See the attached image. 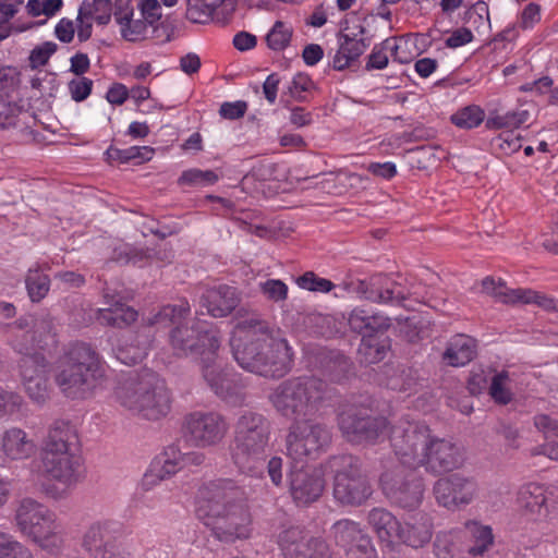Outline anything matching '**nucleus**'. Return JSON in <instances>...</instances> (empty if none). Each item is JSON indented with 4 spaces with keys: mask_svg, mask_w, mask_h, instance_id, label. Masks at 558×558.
<instances>
[{
    "mask_svg": "<svg viewBox=\"0 0 558 558\" xmlns=\"http://www.w3.org/2000/svg\"><path fill=\"white\" fill-rule=\"evenodd\" d=\"M284 558H330L327 543L308 534L283 555Z\"/></svg>",
    "mask_w": 558,
    "mask_h": 558,
    "instance_id": "32",
    "label": "nucleus"
},
{
    "mask_svg": "<svg viewBox=\"0 0 558 558\" xmlns=\"http://www.w3.org/2000/svg\"><path fill=\"white\" fill-rule=\"evenodd\" d=\"M214 11L215 9L203 0H189L186 17L193 23L205 24L211 19Z\"/></svg>",
    "mask_w": 558,
    "mask_h": 558,
    "instance_id": "52",
    "label": "nucleus"
},
{
    "mask_svg": "<svg viewBox=\"0 0 558 558\" xmlns=\"http://www.w3.org/2000/svg\"><path fill=\"white\" fill-rule=\"evenodd\" d=\"M331 531L337 545L344 548L349 558L374 557L372 541L359 523L348 519L339 520L332 525Z\"/></svg>",
    "mask_w": 558,
    "mask_h": 558,
    "instance_id": "19",
    "label": "nucleus"
},
{
    "mask_svg": "<svg viewBox=\"0 0 558 558\" xmlns=\"http://www.w3.org/2000/svg\"><path fill=\"white\" fill-rule=\"evenodd\" d=\"M21 101L17 95L0 93V128L2 130L16 125L15 119L23 110Z\"/></svg>",
    "mask_w": 558,
    "mask_h": 558,
    "instance_id": "40",
    "label": "nucleus"
},
{
    "mask_svg": "<svg viewBox=\"0 0 558 558\" xmlns=\"http://www.w3.org/2000/svg\"><path fill=\"white\" fill-rule=\"evenodd\" d=\"M190 313V304L162 306L154 316L153 324H177L169 333V343L177 356L202 355V375L211 390L222 400L241 405L245 395L242 386L229 377L215 362V354L220 347L219 332L208 328L206 323L197 322L191 326L181 324V319Z\"/></svg>",
    "mask_w": 558,
    "mask_h": 558,
    "instance_id": "1",
    "label": "nucleus"
},
{
    "mask_svg": "<svg viewBox=\"0 0 558 558\" xmlns=\"http://www.w3.org/2000/svg\"><path fill=\"white\" fill-rule=\"evenodd\" d=\"M328 466L333 474L332 495L338 504L360 507L371 498L373 487L357 457L333 456L329 459Z\"/></svg>",
    "mask_w": 558,
    "mask_h": 558,
    "instance_id": "9",
    "label": "nucleus"
},
{
    "mask_svg": "<svg viewBox=\"0 0 558 558\" xmlns=\"http://www.w3.org/2000/svg\"><path fill=\"white\" fill-rule=\"evenodd\" d=\"M529 119L526 110L509 111L502 116L489 117L486 120V128L489 130L517 129Z\"/></svg>",
    "mask_w": 558,
    "mask_h": 558,
    "instance_id": "44",
    "label": "nucleus"
},
{
    "mask_svg": "<svg viewBox=\"0 0 558 558\" xmlns=\"http://www.w3.org/2000/svg\"><path fill=\"white\" fill-rule=\"evenodd\" d=\"M93 84V81L85 76L71 80L68 83L71 98L76 102L84 101L92 94Z\"/></svg>",
    "mask_w": 558,
    "mask_h": 558,
    "instance_id": "59",
    "label": "nucleus"
},
{
    "mask_svg": "<svg viewBox=\"0 0 558 558\" xmlns=\"http://www.w3.org/2000/svg\"><path fill=\"white\" fill-rule=\"evenodd\" d=\"M388 348L387 339H380L379 336L362 338L357 349L360 362L376 364L385 359Z\"/></svg>",
    "mask_w": 558,
    "mask_h": 558,
    "instance_id": "35",
    "label": "nucleus"
},
{
    "mask_svg": "<svg viewBox=\"0 0 558 558\" xmlns=\"http://www.w3.org/2000/svg\"><path fill=\"white\" fill-rule=\"evenodd\" d=\"M184 427L197 447L206 448L220 444L226 437L229 424L217 412H193L185 417Z\"/></svg>",
    "mask_w": 558,
    "mask_h": 558,
    "instance_id": "16",
    "label": "nucleus"
},
{
    "mask_svg": "<svg viewBox=\"0 0 558 558\" xmlns=\"http://www.w3.org/2000/svg\"><path fill=\"white\" fill-rule=\"evenodd\" d=\"M547 496L542 485L536 483H529L522 486L518 494V501L521 508H523L533 518L545 504Z\"/></svg>",
    "mask_w": 558,
    "mask_h": 558,
    "instance_id": "37",
    "label": "nucleus"
},
{
    "mask_svg": "<svg viewBox=\"0 0 558 558\" xmlns=\"http://www.w3.org/2000/svg\"><path fill=\"white\" fill-rule=\"evenodd\" d=\"M22 405V397L13 391L0 387V418L19 411Z\"/></svg>",
    "mask_w": 558,
    "mask_h": 558,
    "instance_id": "61",
    "label": "nucleus"
},
{
    "mask_svg": "<svg viewBox=\"0 0 558 558\" xmlns=\"http://www.w3.org/2000/svg\"><path fill=\"white\" fill-rule=\"evenodd\" d=\"M367 520L381 542L392 543L397 538L400 522L385 508H373Z\"/></svg>",
    "mask_w": 558,
    "mask_h": 558,
    "instance_id": "31",
    "label": "nucleus"
},
{
    "mask_svg": "<svg viewBox=\"0 0 558 558\" xmlns=\"http://www.w3.org/2000/svg\"><path fill=\"white\" fill-rule=\"evenodd\" d=\"M47 365L44 355L22 357L19 362L25 390L37 403H44L48 399Z\"/></svg>",
    "mask_w": 558,
    "mask_h": 558,
    "instance_id": "22",
    "label": "nucleus"
},
{
    "mask_svg": "<svg viewBox=\"0 0 558 558\" xmlns=\"http://www.w3.org/2000/svg\"><path fill=\"white\" fill-rule=\"evenodd\" d=\"M292 28L277 21L266 36L267 46L275 51L283 50L290 44Z\"/></svg>",
    "mask_w": 558,
    "mask_h": 558,
    "instance_id": "46",
    "label": "nucleus"
},
{
    "mask_svg": "<svg viewBox=\"0 0 558 558\" xmlns=\"http://www.w3.org/2000/svg\"><path fill=\"white\" fill-rule=\"evenodd\" d=\"M15 521L19 530L40 548L50 553L60 550L63 544L62 526L54 512L46 506L25 498L16 509Z\"/></svg>",
    "mask_w": 558,
    "mask_h": 558,
    "instance_id": "10",
    "label": "nucleus"
},
{
    "mask_svg": "<svg viewBox=\"0 0 558 558\" xmlns=\"http://www.w3.org/2000/svg\"><path fill=\"white\" fill-rule=\"evenodd\" d=\"M432 437L428 426L421 422L402 420L393 425L390 442L400 459V465L420 466Z\"/></svg>",
    "mask_w": 558,
    "mask_h": 558,
    "instance_id": "12",
    "label": "nucleus"
},
{
    "mask_svg": "<svg viewBox=\"0 0 558 558\" xmlns=\"http://www.w3.org/2000/svg\"><path fill=\"white\" fill-rule=\"evenodd\" d=\"M461 532L440 531L436 534L434 553L437 558H460Z\"/></svg>",
    "mask_w": 558,
    "mask_h": 558,
    "instance_id": "38",
    "label": "nucleus"
},
{
    "mask_svg": "<svg viewBox=\"0 0 558 558\" xmlns=\"http://www.w3.org/2000/svg\"><path fill=\"white\" fill-rule=\"evenodd\" d=\"M7 325L8 324L3 326V329L11 335L10 345L15 352L23 355L22 357L43 355L35 351L36 348H39V342L37 341V336L32 332L31 328L25 330L10 329Z\"/></svg>",
    "mask_w": 558,
    "mask_h": 558,
    "instance_id": "36",
    "label": "nucleus"
},
{
    "mask_svg": "<svg viewBox=\"0 0 558 558\" xmlns=\"http://www.w3.org/2000/svg\"><path fill=\"white\" fill-rule=\"evenodd\" d=\"M333 388L316 376H298L281 381L269 395V401L278 413L287 418L314 414L329 405Z\"/></svg>",
    "mask_w": 558,
    "mask_h": 558,
    "instance_id": "6",
    "label": "nucleus"
},
{
    "mask_svg": "<svg viewBox=\"0 0 558 558\" xmlns=\"http://www.w3.org/2000/svg\"><path fill=\"white\" fill-rule=\"evenodd\" d=\"M463 460L461 449L456 444L432 437L420 465H424L430 473L440 474L460 468Z\"/></svg>",
    "mask_w": 558,
    "mask_h": 558,
    "instance_id": "20",
    "label": "nucleus"
},
{
    "mask_svg": "<svg viewBox=\"0 0 558 558\" xmlns=\"http://www.w3.org/2000/svg\"><path fill=\"white\" fill-rule=\"evenodd\" d=\"M0 558H34L31 550L14 539L13 536L0 533Z\"/></svg>",
    "mask_w": 558,
    "mask_h": 558,
    "instance_id": "49",
    "label": "nucleus"
},
{
    "mask_svg": "<svg viewBox=\"0 0 558 558\" xmlns=\"http://www.w3.org/2000/svg\"><path fill=\"white\" fill-rule=\"evenodd\" d=\"M533 519L551 525L558 524V500L547 498Z\"/></svg>",
    "mask_w": 558,
    "mask_h": 558,
    "instance_id": "62",
    "label": "nucleus"
},
{
    "mask_svg": "<svg viewBox=\"0 0 558 558\" xmlns=\"http://www.w3.org/2000/svg\"><path fill=\"white\" fill-rule=\"evenodd\" d=\"M306 535L307 533L300 526L290 525L288 527H284L278 534V544L282 550V554L284 555L288 551V548L291 549Z\"/></svg>",
    "mask_w": 558,
    "mask_h": 558,
    "instance_id": "56",
    "label": "nucleus"
},
{
    "mask_svg": "<svg viewBox=\"0 0 558 558\" xmlns=\"http://www.w3.org/2000/svg\"><path fill=\"white\" fill-rule=\"evenodd\" d=\"M355 292L362 299L377 304L403 305L410 291L400 281L390 276L378 274L367 280H359Z\"/></svg>",
    "mask_w": 558,
    "mask_h": 558,
    "instance_id": "18",
    "label": "nucleus"
},
{
    "mask_svg": "<svg viewBox=\"0 0 558 558\" xmlns=\"http://www.w3.org/2000/svg\"><path fill=\"white\" fill-rule=\"evenodd\" d=\"M475 340L469 336L457 335L448 343L444 352L447 364L458 367L471 362L476 354Z\"/></svg>",
    "mask_w": 558,
    "mask_h": 558,
    "instance_id": "30",
    "label": "nucleus"
},
{
    "mask_svg": "<svg viewBox=\"0 0 558 558\" xmlns=\"http://www.w3.org/2000/svg\"><path fill=\"white\" fill-rule=\"evenodd\" d=\"M464 21L475 29L490 24L489 10L485 1H477L464 13Z\"/></svg>",
    "mask_w": 558,
    "mask_h": 558,
    "instance_id": "50",
    "label": "nucleus"
},
{
    "mask_svg": "<svg viewBox=\"0 0 558 558\" xmlns=\"http://www.w3.org/2000/svg\"><path fill=\"white\" fill-rule=\"evenodd\" d=\"M154 153V148L149 146H131L124 149L110 146L105 154L109 161L117 160L121 163H126L131 160H137L141 163L150 160Z\"/></svg>",
    "mask_w": 558,
    "mask_h": 558,
    "instance_id": "39",
    "label": "nucleus"
},
{
    "mask_svg": "<svg viewBox=\"0 0 558 558\" xmlns=\"http://www.w3.org/2000/svg\"><path fill=\"white\" fill-rule=\"evenodd\" d=\"M195 514L219 542L232 544L251 536L252 517L244 492L232 480L204 485L198 490Z\"/></svg>",
    "mask_w": 558,
    "mask_h": 558,
    "instance_id": "3",
    "label": "nucleus"
},
{
    "mask_svg": "<svg viewBox=\"0 0 558 558\" xmlns=\"http://www.w3.org/2000/svg\"><path fill=\"white\" fill-rule=\"evenodd\" d=\"M106 368L98 353L87 343L77 342L59 360L54 383L71 399H86L102 383Z\"/></svg>",
    "mask_w": 558,
    "mask_h": 558,
    "instance_id": "5",
    "label": "nucleus"
},
{
    "mask_svg": "<svg viewBox=\"0 0 558 558\" xmlns=\"http://www.w3.org/2000/svg\"><path fill=\"white\" fill-rule=\"evenodd\" d=\"M148 342L131 335L113 349L116 357L125 365H135L147 355Z\"/></svg>",
    "mask_w": 558,
    "mask_h": 558,
    "instance_id": "33",
    "label": "nucleus"
},
{
    "mask_svg": "<svg viewBox=\"0 0 558 558\" xmlns=\"http://www.w3.org/2000/svg\"><path fill=\"white\" fill-rule=\"evenodd\" d=\"M289 489L293 500L298 504L307 505L317 500L325 486L320 473L311 468L293 465L288 475Z\"/></svg>",
    "mask_w": 558,
    "mask_h": 558,
    "instance_id": "21",
    "label": "nucleus"
},
{
    "mask_svg": "<svg viewBox=\"0 0 558 558\" xmlns=\"http://www.w3.org/2000/svg\"><path fill=\"white\" fill-rule=\"evenodd\" d=\"M485 119L484 110L476 105H469L459 109L450 118L451 122L460 129H473L478 126Z\"/></svg>",
    "mask_w": 558,
    "mask_h": 558,
    "instance_id": "42",
    "label": "nucleus"
},
{
    "mask_svg": "<svg viewBox=\"0 0 558 558\" xmlns=\"http://www.w3.org/2000/svg\"><path fill=\"white\" fill-rule=\"evenodd\" d=\"M478 490L473 477L454 473L437 480L433 493L437 504L448 510H457L473 501Z\"/></svg>",
    "mask_w": 558,
    "mask_h": 558,
    "instance_id": "17",
    "label": "nucleus"
},
{
    "mask_svg": "<svg viewBox=\"0 0 558 558\" xmlns=\"http://www.w3.org/2000/svg\"><path fill=\"white\" fill-rule=\"evenodd\" d=\"M380 486L390 502L400 508L412 510L422 502L423 481L403 465L386 470L380 476Z\"/></svg>",
    "mask_w": 558,
    "mask_h": 558,
    "instance_id": "13",
    "label": "nucleus"
},
{
    "mask_svg": "<svg viewBox=\"0 0 558 558\" xmlns=\"http://www.w3.org/2000/svg\"><path fill=\"white\" fill-rule=\"evenodd\" d=\"M81 15L87 20L94 19L99 25H107L111 20L112 2L111 0L84 1L80 7Z\"/></svg>",
    "mask_w": 558,
    "mask_h": 558,
    "instance_id": "41",
    "label": "nucleus"
},
{
    "mask_svg": "<svg viewBox=\"0 0 558 558\" xmlns=\"http://www.w3.org/2000/svg\"><path fill=\"white\" fill-rule=\"evenodd\" d=\"M218 181V174L213 170L189 169L182 172L179 183L191 186H208Z\"/></svg>",
    "mask_w": 558,
    "mask_h": 558,
    "instance_id": "48",
    "label": "nucleus"
},
{
    "mask_svg": "<svg viewBox=\"0 0 558 558\" xmlns=\"http://www.w3.org/2000/svg\"><path fill=\"white\" fill-rule=\"evenodd\" d=\"M507 379V372L498 373L492 378L489 395L497 403L507 404L511 401V392L505 387Z\"/></svg>",
    "mask_w": 558,
    "mask_h": 558,
    "instance_id": "55",
    "label": "nucleus"
},
{
    "mask_svg": "<svg viewBox=\"0 0 558 558\" xmlns=\"http://www.w3.org/2000/svg\"><path fill=\"white\" fill-rule=\"evenodd\" d=\"M232 354L245 371L264 377H282L291 368L292 354L286 339L258 317L240 320L230 339Z\"/></svg>",
    "mask_w": 558,
    "mask_h": 558,
    "instance_id": "2",
    "label": "nucleus"
},
{
    "mask_svg": "<svg viewBox=\"0 0 558 558\" xmlns=\"http://www.w3.org/2000/svg\"><path fill=\"white\" fill-rule=\"evenodd\" d=\"M183 454L174 447H168L150 465L144 476L143 485L149 486L162 481L183 468Z\"/></svg>",
    "mask_w": 558,
    "mask_h": 558,
    "instance_id": "27",
    "label": "nucleus"
},
{
    "mask_svg": "<svg viewBox=\"0 0 558 558\" xmlns=\"http://www.w3.org/2000/svg\"><path fill=\"white\" fill-rule=\"evenodd\" d=\"M535 427L544 434L546 439L558 437V422L546 414L534 417Z\"/></svg>",
    "mask_w": 558,
    "mask_h": 558,
    "instance_id": "64",
    "label": "nucleus"
},
{
    "mask_svg": "<svg viewBox=\"0 0 558 558\" xmlns=\"http://www.w3.org/2000/svg\"><path fill=\"white\" fill-rule=\"evenodd\" d=\"M494 144L506 155H511L521 148V141L512 132H504L494 140Z\"/></svg>",
    "mask_w": 558,
    "mask_h": 558,
    "instance_id": "63",
    "label": "nucleus"
},
{
    "mask_svg": "<svg viewBox=\"0 0 558 558\" xmlns=\"http://www.w3.org/2000/svg\"><path fill=\"white\" fill-rule=\"evenodd\" d=\"M1 448L8 458L20 460L28 458L35 446L23 429L12 427L3 433Z\"/></svg>",
    "mask_w": 558,
    "mask_h": 558,
    "instance_id": "29",
    "label": "nucleus"
},
{
    "mask_svg": "<svg viewBox=\"0 0 558 558\" xmlns=\"http://www.w3.org/2000/svg\"><path fill=\"white\" fill-rule=\"evenodd\" d=\"M7 327L19 330L31 328L32 332L37 336L40 349L48 345V339L54 336V320L48 313L21 316L15 322L8 324Z\"/></svg>",
    "mask_w": 558,
    "mask_h": 558,
    "instance_id": "28",
    "label": "nucleus"
},
{
    "mask_svg": "<svg viewBox=\"0 0 558 558\" xmlns=\"http://www.w3.org/2000/svg\"><path fill=\"white\" fill-rule=\"evenodd\" d=\"M330 440L331 433L325 424L312 420L295 421L286 437L287 456L295 463H303L315 458Z\"/></svg>",
    "mask_w": 558,
    "mask_h": 558,
    "instance_id": "11",
    "label": "nucleus"
},
{
    "mask_svg": "<svg viewBox=\"0 0 558 558\" xmlns=\"http://www.w3.org/2000/svg\"><path fill=\"white\" fill-rule=\"evenodd\" d=\"M149 25L143 17L134 20L133 16L128 19L125 23L121 24V35L129 41H136L144 36L147 26Z\"/></svg>",
    "mask_w": 558,
    "mask_h": 558,
    "instance_id": "57",
    "label": "nucleus"
},
{
    "mask_svg": "<svg viewBox=\"0 0 558 558\" xmlns=\"http://www.w3.org/2000/svg\"><path fill=\"white\" fill-rule=\"evenodd\" d=\"M300 288L314 292H329L335 284L325 278L316 276L313 271H307L296 280Z\"/></svg>",
    "mask_w": 558,
    "mask_h": 558,
    "instance_id": "51",
    "label": "nucleus"
},
{
    "mask_svg": "<svg viewBox=\"0 0 558 558\" xmlns=\"http://www.w3.org/2000/svg\"><path fill=\"white\" fill-rule=\"evenodd\" d=\"M348 325L362 338L383 336L391 327V318L373 310L355 307L349 314Z\"/></svg>",
    "mask_w": 558,
    "mask_h": 558,
    "instance_id": "23",
    "label": "nucleus"
},
{
    "mask_svg": "<svg viewBox=\"0 0 558 558\" xmlns=\"http://www.w3.org/2000/svg\"><path fill=\"white\" fill-rule=\"evenodd\" d=\"M236 289L229 286L206 290L201 296V306L213 317H226L239 304Z\"/></svg>",
    "mask_w": 558,
    "mask_h": 558,
    "instance_id": "26",
    "label": "nucleus"
},
{
    "mask_svg": "<svg viewBox=\"0 0 558 558\" xmlns=\"http://www.w3.org/2000/svg\"><path fill=\"white\" fill-rule=\"evenodd\" d=\"M78 437L75 427L66 421L58 420L49 427L41 449L45 474L65 485L75 484L80 477V458L73 453Z\"/></svg>",
    "mask_w": 558,
    "mask_h": 558,
    "instance_id": "8",
    "label": "nucleus"
},
{
    "mask_svg": "<svg viewBox=\"0 0 558 558\" xmlns=\"http://www.w3.org/2000/svg\"><path fill=\"white\" fill-rule=\"evenodd\" d=\"M104 308L95 311L96 319L102 326L113 328H125L137 319V312L121 302L117 295L110 293L108 289L104 290Z\"/></svg>",
    "mask_w": 558,
    "mask_h": 558,
    "instance_id": "24",
    "label": "nucleus"
},
{
    "mask_svg": "<svg viewBox=\"0 0 558 558\" xmlns=\"http://www.w3.org/2000/svg\"><path fill=\"white\" fill-rule=\"evenodd\" d=\"M470 531L474 538V544L468 548L472 556L483 555L493 545V533L489 526L473 523Z\"/></svg>",
    "mask_w": 558,
    "mask_h": 558,
    "instance_id": "45",
    "label": "nucleus"
},
{
    "mask_svg": "<svg viewBox=\"0 0 558 558\" xmlns=\"http://www.w3.org/2000/svg\"><path fill=\"white\" fill-rule=\"evenodd\" d=\"M507 302L536 304L545 311L558 312V300L531 289H511Z\"/></svg>",
    "mask_w": 558,
    "mask_h": 558,
    "instance_id": "34",
    "label": "nucleus"
},
{
    "mask_svg": "<svg viewBox=\"0 0 558 558\" xmlns=\"http://www.w3.org/2000/svg\"><path fill=\"white\" fill-rule=\"evenodd\" d=\"M432 536L430 518L425 513H416L403 524L400 523L397 539L412 548H421L430 542Z\"/></svg>",
    "mask_w": 558,
    "mask_h": 558,
    "instance_id": "25",
    "label": "nucleus"
},
{
    "mask_svg": "<svg viewBox=\"0 0 558 558\" xmlns=\"http://www.w3.org/2000/svg\"><path fill=\"white\" fill-rule=\"evenodd\" d=\"M25 283L28 296L33 302L41 301L47 295L50 288L49 277L41 274L38 269L28 270Z\"/></svg>",
    "mask_w": 558,
    "mask_h": 558,
    "instance_id": "43",
    "label": "nucleus"
},
{
    "mask_svg": "<svg viewBox=\"0 0 558 558\" xmlns=\"http://www.w3.org/2000/svg\"><path fill=\"white\" fill-rule=\"evenodd\" d=\"M343 436L351 442H376L386 435L388 422L383 416H372L367 409L349 408L338 416Z\"/></svg>",
    "mask_w": 558,
    "mask_h": 558,
    "instance_id": "14",
    "label": "nucleus"
},
{
    "mask_svg": "<svg viewBox=\"0 0 558 558\" xmlns=\"http://www.w3.org/2000/svg\"><path fill=\"white\" fill-rule=\"evenodd\" d=\"M367 31L357 17L347 19L337 35L339 48L332 59V68L343 71L357 60L371 45Z\"/></svg>",
    "mask_w": 558,
    "mask_h": 558,
    "instance_id": "15",
    "label": "nucleus"
},
{
    "mask_svg": "<svg viewBox=\"0 0 558 558\" xmlns=\"http://www.w3.org/2000/svg\"><path fill=\"white\" fill-rule=\"evenodd\" d=\"M58 45L53 41H45L36 46L29 53L28 61L32 69L44 66L50 57L57 51Z\"/></svg>",
    "mask_w": 558,
    "mask_h": 558,
    "instance_id": "53",
    "label": "nucleus"
},
{
    "mask_svg": "<svg viewBox=\"0 0 558 558\" xmlns=\"http://www.w3.org/2000/svg\"><path fill=\"white\" fill-rule=\"evenodd\" d=\"M116 397L122 408L146 420H159L170 411V393L165 381L149 369L120 380Z\"/></svg>",
    "mask_w": 558,
    "mask_h": 558,
    "instance_id": "7",
    "label": "nucleus"
},
{
    "mask_svg": "<svg viewBox=\"0 0 558 558\" xmlns=\"http://www.w3.org/2000/svg\"><path fill=\"white\" fill-rule=\"evenodd\" d=\"M314 87V82L312 78L305 73H298L292 78L288 93L291 97H293L298 101H304L305 96L303 93L311 90Z\"/></svg>",
    "mask_w": 558,
    "mask_h": 558,
    "instance_id": "60",
    "label": "nucleus"
},
{
    "mask_svg": "<svg viewBox=\"0 0 558 558\" xmlns=\"http://www.w3.org/2000/svg\"><path fill=\"white\" fill-rule=\"evenodd\" d=\"M420 383L416 373L411 368H403L388 379V387L411 395L417 390Z\"/></svg>",
    "mask_w": 558,
    "mask_h": 558,
    "instance_id": "47",
    "label": "nucleus"
},
{
    "mask_svg": "<svg viewBox=\"0 0 558 558\" xmlns=\"http://www.w3.org/2000/svg\"><path fill=\"white\" fill-rule=\"evenodd\" d=\"M20 82V72L15 68L0 65V93L17 95L15 92Z\"/></svg>",
    "mask_w": 558,
    "mask_h": 558,
    "instance_id": "58",
    "label": "nucleus"
},
{
    "mask_svg": "<svg viewBox=\"0 0 558 558\" xmlns=\"http://www.w3.org/2000/svg\"><path fill=\"white\" fill-rule=\"evenodd\" d=\"M262 293L267 300L281 302L288 298V286L279 279H268L259 283Z\"/></svg>",
    "mask_w": 558,
    "mask_h": 558,
    "instance_id": "54",
    "label": "nucleus"
},
{
    "mask_svg": "<svg viewBox=\"0 0 558 558\" xmlns=\"http://www.w3.org/2000/svg\"><path fill=\"white\" fill-rule=\"evenodd\" d=\"M270 435L271 425L265 415L252 410L241 412L230 442L231 460L240 473L263 477Z\"/></svg>",
    "mask_w": 558,
    "mask_h": 558,
    "instance_id": "4",
    "label": "nucleus"
}]
</instances>
